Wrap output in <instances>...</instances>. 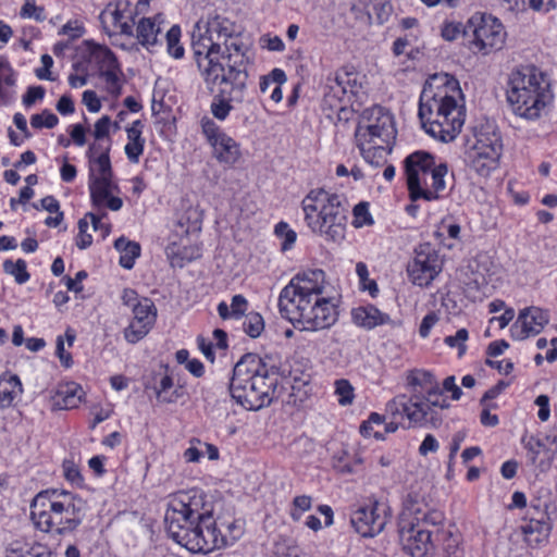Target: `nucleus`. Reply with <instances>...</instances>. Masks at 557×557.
<instances>
[{"label": "nucleus", "mask_w": 557, "mask_h": 557, "mask_svg": "<svg viewBox=\"0 0 557 557\" xmlns=\"http://www.w3.org/2000/svg\"><path fill=\"white\" fill-rule=\"evenodd\" d=\"M198 62V70L212 92L214 87H222L213 96L210 112L219 121H224L234 109V103H243L247 91L248 58L243 42L235 36L222 44V52Z\"/></svg>", "instance_id": "obj_1"}, {"label": "nucleus", "mask_w": 557, "mask_h": 557, "mask_svg": "<svg viewBox=\"0 0 557 557\" xmlns=\"http://www.w3.org/2000/svg\"><path fill=\"white\" fill-rule=\"evenodd\" d=\"M324 283L325 273L320 269L309 270L293 277L278 297L282 317L294 325L301 324L307 331L332 326L338 313L331 299L323 296Z\"/></svg>", "instance_id": "obj_2"}, {"label": "nucleus", "mask_w": 557, "mask_h": 557, "mask_svg": "<svg viewBox=\"0 0 557 557\" xmlns=\"http://www.w3.org/2000/svg\"><path fill=\"white\" fill-rule=\"evenodd\" d=\"M458 82L447 74L432 76L424 85L419 101V117L424 131L443 141H453L465 123L462 107L450 92H457Z\"/></svg>", "instance_id": "obj_3"}, {"label": "nucleus", "mask_w": 557, "mask_h": 557, "mask_svg": "<svg viewBox=\"0 0 557 557\" xmlns=\"http://www.w3.org/2000/svg\"><path fill=\"white\" fill-rule=\"evenodd\" d=\"M276 387L275 371L258 355L246 354L234 366L230 393L243 408L258 411L270 406Z\"/></svg>", "instance_id": "obj_4"}, {"label": "nucleus", "mask_w": 557, "mask_h": 557, "mask_svg": "<svg viewBox=\"0 0 557 557\" xmlns=\"http://www.w3.org/2000/svg\"><path fill=\"white\" fill-rule=\"evenodd\" d=\"M86 502L64 490L39 492L30 504V519L42 532L59 535L77 529L85 516Z\"/></svg>", "instance_id": "obj_5"}, {"label": "nucleus", "mask_w": 557, "mask_h": 557, "mask_svg": "<svg viewBox=\"0 0 557 557\" xmlns=\"http://www.w3.org/2000/svg\"><path fill=\"white\" fill-rule=\"evenodd\" d=\"M506 97L515 114L536 120L553 100L549 78L534 65L519 66L509 74Z\"/></svg>", "instance_id": "obj_6"}, {"label": "nucleus", "mask_w": 557, "mask_h": 557, "mask_svg": "<svg viewBox=\"0 0 557 557\" xmlns=\"http://www.w3.org/2000/svg\"><path fill=\"white\" fill-rule=\"evenodd\" d=\"M302 210L314 234L335 243L345 238L347 208L341 196L322 188L311 190L302 200Z\"/></svg>", "instance_id": "obj_7"}, {"label": "nucleus", "mask_w": 557, "mask_h": 557, "mask_svg": "<svg viewBox=\"0 0 557 557\" xmlns=\"http://www.w3.org/2000/svg\"><path fill=\"white\" fill-rule=\"evenodd\" d=\"M409 197L412 201H433L446 190L447 164L436 162L435 157L423 150L414 151L404 161Z\"/></svg>", "instance_id": "obj_8"}, {"label": "nucleus", "mask_w": 557, "mask_h": 557, "mask_svg": "<svg viewBox=\"0 0 557 557\" xmlns=\"http://www.w3.org/2000/svg\"><path fill=\"white\" fill-rule=\"evenodd\" d=\"M450 404L443 395L429 396L425 393L398 395L386 404V412L393 418H407L412 426L431 425L437 429L442 425L443 410Z\"/></svg>", "instance_id": "obj_9"}, {"label": "nucleus", "mask_w": 557, "mask_h": 557, "mask_svg": "<svg viewBox=\"0 0 557 557\" xmlns=\"http://www.w3.org/2000/svg\"><path fill=\"white\" fill-rule=\"evenodd\" d=\"M236 34L235 23L225 16L214 14L200 18L191 34V49L196 63L222 52V44L227 42Z\"/></svg>", "instance_id": "obj_10"}, {"label": "nucleus", "mask_w": 557, "mask_h": 557, "mask_svg": "<svg viewBox=\"0 0 557 557\" xmlns=\"http://www.w3.org/2000/svg\"><path fill=\"white\" fill-rule=\"evenodd\" d=\"M503 152L500 134L493 124L474 128V143L467 152L470 168L481 176H487L497 168Z\"/></svg>", "instance_id": "obj_11"}, {"label": "nucleus", "mask_w": 557, "mask_h": 557, "mask_svg": "<svg viewBox=\"0 0 557 557\" xmlns=\"http://www.w3.org/2000/svg\"><path fill=\"white\" fill-rule=\"evenodd\" d=\"M207 517H213L212 510L205 503L200 492L178 493L169 504L164 522L168 533L181 531L182 528L201 522Z\"/></svg>", "instance_id": "obj_12"}, {"label": "nucleus", "mask_w": 557, "mask_h": 557, "mask_svg": "<svg viewBox=\"0 0 557 557\" xmlns=\"http://www.w3.org/2000/svg\"><path fill=\"white\" fill-rule=\"evenodd\" d=\"M177 544L193 553L208 554L227 544L225 536L215 525L213 517H207L201 522L182 528L181 531L168 533Z\"/></svg>", "instance_id": "obj_13"}, {"label": "nucleus", "mask_w": 557, "mask_h": 557, "mask_svg": "<svg viewBox=\"0 0 557 557\" xmlns=\"http://www.w3.org/2000/svg\"><path fill=\"white\" fill-rule=\"evenodd\" d=\"M412 510L403 511L398 522V532L404 550L412 557H434L436 539L433 540L434 531L429 528H421L411 519ZM443 530L436 529L435 533Z\"/></svg>", "instance_id": "obj_14"}, {"label": "nucleus", "mask_w": 557, "mask_h": 557, "mask_svg": "<svg viewBox=\"0 0 557 557\" xmlns=\"http://www.w3.org/2000/svg\"><path fill=\"white\" fill-rule=\"evenodd\" d=\"M200 126L207 143L212 148V157L220 164L232 168L242 159L240 145L212 119L203 116Z\"/></svg>", "instance_id": "obj_15"}, {"label": "nucleus", "mask_w": 557, "mask_h": 557, "mask_svg": "<svg viewBox=\"0 0 557 557\" xmlns=\"http://www.w3.org/2000/svg\"><path fill=\"white\" fill-rule=\"evenodd\" d=\"M443 260L437 250L429 243L420 244L407 265L408 277L412 284L426 287L442 272Z\"/></svg>", "instance_id": "obj_16"}, {"label": "nucleus", "mask_w": 557, "mask_h": 557, "mask_svg": "<svg viewBox=\"0 0 557 557\" xmlns=\"http://www.w3.org/2000/svg\"><path fill=\"white\" fill-rule=\"evenodd\" d=\"M469 32L473 35L472 45L485 54L502 49L505 44L506 32L496 18L481 17L478 22L472 17L463 29L465 34Z\"/></svg>", "instance_id": "obj_17"}, {"label": "nucleus", "mask_w": 557, "mask_h": 557, "mask_svg": "<svg viewBox=\"0 0 557 557\" xmlns=\"http://www.w3.org/2000/svg\"><path fill=\"white\" fill-rule=\"evenodd\" d=\"M389 516L386 504L372 500L369 506L360 507L352 512L350 523L361 536L373 537L384 530Z\"/></svg>", "instance_id": "obj_18"}, {"label": "nucleus", "mask_w": 557, "mask_h": 557, "mask_svg": "<svg viewBox=\"0 0 557 557\" xmlns=\"http://www.w3.org/2000/svg\"><path fill=\"white\" fill-rule=\"evenodd\" d=\"M89 61L99 69V75L104 78L108 91L119 96L122 90L120 76L122 70L115 54L107 46L88 42Z\"/></svg>", "instance_id": "obj_19"}, {"label": "nucleus", "mask_w": 557, "mask_h": 557, "mask_svg": "<svg viewBox=\"0 0 557 557\" xmlns=\"http://www.w3.org/2000/svg\"><path fill=\"white\" fill-rule=\"evenodd\" d=\"M547 323L548 314L546 311L537 307L524 308L511 325V336L517 341L525 339L530 335L539 334Z\"/></svg>", "instance_id": "obj_20"}, {"label": "nucleus", "mask_w": 557, "mask_h": 557, "mask_svg": "<svg viewBox=\"0 0 557 557\" xmlns=\"http://www.w3.org/2000/svg\"><path fill=\"white\" fill-rule=\"evenodd\" d=\"M117 186L106 177H94L90 174L89 178V190L92 206L97 209L108 208L112 211H117L123 206V200L120 197L112 195L114 190H117Z\"/></svg>", "instance_id": "obj_21"}, {"label": "nucleus", "mask_w": 557, "mask_h": 557, "mask_svg": "<svg viewBox=\"0 0 557 557\" xmlns=\"http://www.w3.org/2000/svg\"><path fill=\"white\" fill-rule=\"evenodd\" d=\"M351 318L355 324L367 330H372L384 324L395 325L387 313L380 311L372 305L360 306L352 309Z\"/></svg>", "instance_id": "obj_22"}, {"label": "nucleus", "mask_w": 557, "mask_h": 557, "mask_svg": "<svg viewBox=\"0 0 557 557\" xmlns=\"http://www.w3.org/2000/svg\"><path fill=\"white\" fill-rule=\"evenodd\" d=\"M83 394L82 387L75 382L59 384L51 398L52 407L60 410L76 408L82 401Z\"/></svg>", "instance_id": "obj_23"}, {"label": "nucleus", "mask_w": 557, "mask_h": 557, "mask_svg": "<svg viewBox=\"0 0 557 557\" xmlns=\"http://www.w3.org/2000/svg\"><path fill=\"white\" fill-rule=\"evenodd\" d=\"M349 81L344 75H335L333 78L329 77L325 86V92L323 97V108H329L332 111L343 110V102L345 96L348 94L345 84Z\"/></svg>", "instance_id": "obj_24"}, {"label": "nucleus", "mask_w": 557, "mask_h": 557, "mask_svg": "<svg viewBox=\"0 0 557 557\" xmlns=\"http://www.w3.org/2000/svg\"><path fill=\"white\" fill-rule=\"evenodd\" d=\"M530 515L531 517L528 523L522 527V532L528 545L537 547L547 542L550 533V524L545 517V511H543V517L540 519L535 518L533 513Z\"/></svg>", "instance_id": "obj_25"}, {"label": "nucleus", "mask_w": 557, "mask_h": 557, "mask_svg": "<svg viewBox=\"0 0 557 557\" xmlns=\"http://www.w3.org/2000/svg\"><path fill=\"white\" fill-rule=\"evenodd\" d=\"M407 383L412 388L411 394L425 393L429 396L443 394L436 377L426 370L411 371L407 377Z\"/></svg>", "instance_id": "obj_26"}, {"label": "nucleus", "mask_w": 557, "mask_h": 557, "mask_svg": "<svg viewBox=\"0 0 557 557\" xmlns=\"http://www.w3.org/2000/svg\"><path fill=\"white\" fill-rule=\"evenodd\" d=\"M368 124L376 125V128H381L385 136H388V134H396L393 116L380 106H374L363 110L357 126Z\"/></svg>", "instance_id": "obj_27"}, {"label": "nucleus", "mask_w": 557, "mask_h": 557, "mask_svg": "<svg viewBox=\"0 0 557 557\" xmlns=\"http://www.w3.org/2000/svg\"><path fill=\"white\" fill-rule=\"evenodd\" d=\"M396 138V134L383 135L381 128H376V125L368 124L363 126H357L355 131V139L357 146L367 145H393Z\"/></svg>", "instance_id": "obj_28"}, {"label": "nucleus", "mask_w": 557, "mask_h": 557, "mask_svg": "<svg viewBox=\"0 0 557 557\" xmlns=\"http://www.w3.org/2000/svg\"><path fill=\"white\" fill-rule=\"evenodd\" d=\"M22 392V383L17 375L9 374L0 376V408L10 407L15 397Z\"/></svg>", "instance_id": "obj_29"}, {"label": "nucleus", "mask_w": 557, "mask_h": 557, "mask_svg": "<svg viewBox=\"0 0 557 557\" xmlns=\"http://www.w3.org/2000/svg\"><path fill=\"white\" fill-rule=\"evenodd\" d=\"M165 373L159 374L160 380L156 381L154 391L159 401L171 404L178 399V389L174 388L173 377L168 373V367H164ZM157 380V376L154 377Z\"/></svg>", "instance_id": "obj_30"}, {"label": "nucleus", "mask_w": 557, "mask_h": 557, "mask_svg": "<svg viewBox=\"0 0 557 557\" xmlns=\"http://www.w3.org/2000/svg\"><path fill=\"white\" fill-rule=\"evenodd\" d=\"M132 311L134 314L133 320L138 324L152 329L157 320V307L150 298H140L139 302L132 308Z\"/></svg>", "instance_id": "obj_31"}, {"label": "nucleus", "mask_w": 557, "mask_h": 557, "mask_svg": "<svg viewBox=\"0 0 557 557\" xmlns=\"http://www.w3.org/2000/svg\"><path fill=\"white\" fill-rule=\"evenodd\" d=\"M7 557H53L48 546L40 543H14Z\"/></svg>", "instance_id": "obj_32"}, {"label": "nucleus", "mask_w": 557, "mask_h": 557, "mask_svg": "<svg viewBox=\"0 0 557 557\" xmlns=\"http://www.w3.org/2000/svg\"><path fill=\"white\" fill-rule=\"evenodd\" d=\"M393 145H367L357 146L363 159L371 165L380 168L386 162V156L392 151Z\"/></svg>", "instance_id": "obj_33"}, {"label": "nucleus", "mask_w": 557, "mask_h": 557, "mask_svg": "<svg viewBox=\"0 0 557 557\" xmlns=\"http://www.w3.org/2000/svg\"><path fill=\"white\" fill-rule=\"evenodd\" d=\"M137 38L143 46H153L161 29L150 17H143L137 25Z\"/></svg>", "instance_id": "obj_34"}, {"label": "nucleus", "mask_w": 557, "mask_h": 557, "mask_svg": "<svg viewBox=\"0 0 557 557\" xmlns=\"http://www.w3.org/2000/svg\"><path fill=\"white\" fill-rule=\"evenodd\" d=\"M436 540L443 542V557H463L460 539L450 531H437Z\"/></svg>", "instance_id": "obj_35"}, {"label": "nucleus", "mask_w": 557, "mask_h": 557, "mask_svg": "<svg viewBox=\"0 0 557 557\" xmlns=\"http://www.w3.org/2000/svg\"><path fill=\"white\" fill-rule=\"evenodd\" d=\"M126 133L128 143L125 146V153L131 162L137 163L144 152L145 139L138 131H126Z\"/></svg>", "instance_id": "obj_36"}, {"label": "nucleus", "mask_w": 557, "mask_h": 557, "mask_svg": "<svg viewBox=\"0 0 557 557\" xmlns=\"http://www.w3.org/2000/svg\"><path fill=\"white\" fill-rule=\"evenodd\" d=\"M110 145L106 147V149L101 150V153L95 158V160L89 161L91 164L90 171L91 173L96 170L98 175H94V177H106L108 180H112L113 172L111 168L110 157Z\"/></svg>", "instance_id": "obj_37"}, {"label": "nucleus", "mask_w": 557, "mask_h": 557, "mask_svg": "<svg viewBox=\"0 0 557 557\" xmlns=\"http://www.w3.org/2000/svg\"><path fill=\"white\" fill-rule=\"evenodd\" d=\"M3 271L7 274L14 276V280L17 284H24L30 277L27 271L26 261L23 259H17L15 262L12 260H5L3 262Z\"/></svg>", "instance_id": "obj_38"}, {"label": "nucleus", "mask_w": 557, "mask_h": 557, "mask_svg": "<svg viewBox=\"0 0 557 557\" xmlns=\"http://www.w3.org/2000/svg\"><path fill=\"white\" fill-rule=\"evenodd\" d=\"M393 12V7L387 0H370L368 4V15L372 18L375 15V20L379 24H383L388 21Z\"/></svg>", "instance_id": "obj_39"}, {"label": "nucleus", "mask_w": 557, "mask_h": 557, "mask_svg": "<svg viewBox=\"0 0 557 557\" xmlns=\"http://www.w3.org/2000/svg\"><path fill=\"white\" fill-rule=\"evenodd\" d=\"M166 49L170 55L175 59L184 57V47L181 45V28L178 25H173L165 35Z\"/></svg>", "instance_id": "obj_40"}, {"label": "nucleus", "mask_w": 557, "mask_h": 557, "mask_svg": "<svg viewBox=\"0 0 557 557\" xmlns=\"http://www.w3.org/2000/svg\"><path fill=\"white\" fill-rule=\"evenodd\" d=\"M243 329L245 333L252 338L260 336L264 330V321L262 315L258 312L247 313L243 322Z\"/></svg>", "instance_id": "obj_41"}, {"label": "nucleus", "mask_w": 557, "mask_h": 557, "mask_svg": "<svg viewBox=\"0 0 557 557\" xmlns=\"http://www.w3.org/2000/svg\"><path fill=\"white\" fill-rule=\"evenodd\" d=\"M100 22L102 25V28L104 32L112 36L113 32L111 30L110 26L112 25L114 28L117 27V25L123 22V13L119 9L110 10L106 9L100 13Z\"/></svg>", "instance_id": "obj_42"}, {"label": "nucleus", "mask_w": 557, "mask_h": 557, "mask_svg": "<svg viewBox=\"0 0 557 557\" xmlns=\"http://www.w3.org/2000/svg\"><path fill=\"white\" fill-rule=\"evenodd\" d=\"M150 327L138 324L135 320H133L123 332L124 338L131 344H136L141 341L150 332Z\"/></svg>", "instance_id": "obj_43"}, {"label": "nucleus", "mask_w": 557, "mask_h": 557, "mask_svg": "<svg viewBox=\"0 0 557 557\" xmlns=\"http://www.w3.org/2000/svg\"><path fill=\"white\" fill-rule=\"evenodd\" d=\"M335 394L338 396V403L342 406L350 405L354 400V387L345 379L335 381Z\"/></svg>", "instance_id": "obj_44"}, {"label": "nucleus", "mask_w": 557, "mask_h": 557, "mask_svg": "<svg viewBox=\"0 0 557 557\" xmlns=\"http://www.w3.org/2000/svg\"><path fill=\"white\" fill-rule=\"evenodd\" d=\"M58 123V116L49 110H44L41 113L34 114L30 117V125L34 128H53Z\"/></svg>", "instance_id": "obj_45"}, {"label": "nucleus", "mask_w": 557, "mask_h": 557, "mask_svg": "<svg viewBox=\"0 0 557 557\" xmlns=\"http://www.w3.org/2000/svg\"><path fill=\"white\" fill-rule=\"evenodd\" d=\"M287 81L286 74L281 69L272 70L268 75L262 76L260 79L261 92L270 91L275 83H285Z\"/></svg>", "instance_id": "obj_46"}, {"label": "nucleus", "mask_w": 557, "mask_h": 557, "mask_svg": "<svg viewBox=\"0 0 557 557\" xmlns=\"http://www.w3.org/2000/svg\"><path fill=\"white\" fill-rule=\"evenodd\" d=\"M140 255V246L138 243L129 242L120 257V264L124 269H132L135 263V259Z\"/></svg>", "instance_id": "obj_47"}, {"label": "nucleus", "mask_w": 557, "mask_h": 557, "mask_svg": "<svg viewBox=\"0 0 557 557\" xmlns=\"http://www.w3.org/2000/svg\"><path fill=\"white\" fill-rule=\"evenodd\" d=\"M354 221L352 224L356 227H361L363 225L373 224V219L369 212V206L367 202H359L355 206L354 210Z\"/></svg>", "instance_id": "obj_48"}, {"label": "nucleus", "mask_w": 557, "mask_h": 557, "mask_svg": "<svg viewBox=\"0 0 557 557\" xmlns=\"http://www.w3.org/2000/svg\"><path fill=\"white\" fill-rule=\"evenodd\" d=\"M312 498L308 495H299L293 499V508L290 510V518L294 521H299L302 512L310 510Z\"/></svg>", "instance_id": "obj_49"}, {"label": "nucleus", "mask_w": 557, "mask_h": 557, "mask_svg": "<svg viewBox=\"0 0 557 557\" xmlns=\"http://www.w3.org/2000/svg\"><path fill=\"white\" fill-rule=\"evenodd\" d=\"M275 234L278 237L284 238L282 243V250H288L296 242V232L288 227V224L285 222H280L275 225Z\"/></svg>", "instance_id": "obj_50"}, {"label": "nucleus", "mask_w": 557, "mask_h": 557, "mask_svg": "<svg viewBox=\"0 0 557 557\" xmlns=\"http://www.w3.org/2000/svg\"><path fill=\"white\" fill-rule=\"evenodd\" d=\"M468 336V331L466 329H460L454 336H446L444 342L449 347H458V355L461 357L467 349L466 342Z\"/></svg>", "instance_id": "obj_51"}, {"label": "nucleus", "mask_w": 557, "mask_h": 557, "mask_svg": "<svg viewBox=\"0 0 557 557\" xmlns=\"http://www.w3.org/2000/svg\"><path fill=\"white\" fill-rule=\"evenodd\" d=\"M88 226L89 223L86 221V218H83L78 221V235L76 238V246L79 249H86L92 244V236L91 234L87 233Z\"/></svg>", "instance_id": "obj_52"}, {"label": "nucleus", "mask_w": 557, "mask_h": 557, "mask_svg": "<svg viewBox=\"0 0 557 557\" xmlns=\"http://www.w3.org/2000/svg\"><path fill=\"white\" fill-rule=\"evenodd\" d=\"M22 17H33L36 21L45 20V9L42 7H37L34 0H25L24 5L21 9Z\"/></svg>", "instance_id": "obj_53"}, {"label": "nucleus", "mask_w": 557, "mask_h": 557, "mask_svg": "<svg viewBox=\"0 0 557 557\" xmlns=\"http://www.w3.org/2000/svg\"><path fill=\"white\" fill-rule=\"evenodd\" d=\"M416 520H417V522L420 523L421 528H428L429 525L436 528L437 525L443 523L444 516L441 511L431 510V511L423 513V516L421 518L416 517Z\"/></svg>", "instance_id": "obj_54"}, {"label": "nucleus", "mask_w": 557, "mask_h": 557, "mask_svg": "<svg viewBox=\"0 0 557 557\" xmlns=\"http://www.w3.org/2000/svg\"><path fill=\"white\" fill-rule=\"evenodd\" d=\"M15 84L14 72L4 58H0V94L2 86H13Z\"/></svg>", "instance_id": "obj_55"}, {"label": "nucleus", "mask_w": 557, "mask_h": 557, "mask_svg": "<svg viewBox=\"0 0 557 557\" xmlns=\"http://www.w3.org/2000/svg\"><path fill=\"white\" fill-rule=\"evenodd\" d=\"M112 125L111 119L108 115L100 117L95 123L94 136L97 140L103 139L109 136L110 126Z\"/></svg>", "instance_id": "obj_56"}, {"label": "nucleus", "mask_w": 557, "mask_h": 557, "mask_svg": "<svg viewBox=\"0 0 557 557\" xmlns=\"http://www.w3.org/2000/svg\"><path fill=\"white\" fill-rule=\"evenodd\" d=\"M248 308V301L243 295L232 297L231 311L234 319L243 317Z\"/></svg>", "instance_id": "obj_57"}, {"label": "nucleus", "mask_w": 557, "mask_h": 557, "mask_svg": "<svg viewBox=\"0 0 557 557\" xmlns=\"http://www.w3.org/2000/svg\"><path fill=\"white\" fill-rule=\"evenodd\" d=\"M45 88L41 86L28 87L23 96V103L26 107H32L37 100H41L45 96Z\"/></svg>", "instance_id": "obj_58"}, {"label": "nucleus", "mask_w": 557, "mask_h": 557, "mask_svg": "<svg viewBox=\"0 0 557 557\" xmlns=\"http://www.w3.org/2000/svg\"><path fill=\"white\" fill-rule=\"evenodd\" d=\"M484 408L480 416V421L484 426H496L499 422L498 417L496 414L491 413V409L497 408L496 404H487L483 405Z\"/></svg>", "instance_id": "obj_59"}, {"label": "nucleus", "mask_w": 557, "mask_h": 557, "mask_svg": "<svg viewBox=\"0 0 557 557\" xmlns=\"http://www.w3.org/2000/svg\"><path fill=\"white\" fill-rule=\"evenodd\" d=\"M348 455L343 453L341 456L334 457L333 467L338 473L348 474L355 471L354 466L347 460Z\"/></svg>", "instance_id": "obj_60"}, {"label": "nucleus", "mask_w": 557, "mask_h": 557, "mask_svg": "<svg viewBox=\"0 0 557 557\" xmlns=\"http://www.w3.org/2000/svg\"><path fill=\"white\" fill-rule=\"evenodd\" d=\"M85 28L77 21H70L62 26L60 34L67 35L72 39H76L83 36Z\"/></svg>", "instance_id": "obj_61"}, {"label": "nucleus", "mask_w": 557, "mask_h": 557, "mask_svg": "<svg viewBox=\"0 0 557 557\" xmlns=\"http://www.w3.org/2000/svg\"><path fill=\"white\" fill-rule=\"evenodd\" d=\"M438 317L435 312H429L423 319L419 327L421 337L429 336L431 329L437 323Z\"/></svg>", "instance_id": "obj_62"}, {"label": "nucleus", "mask_w": 557, "mask_h": 557, "mask_svg": "<svg viewBox=\"0 0 557 557\" xmlns=\"http://www.w3.org/2000/svg\"><path fill=\"white\" fill-rule=\"evenodd\" d=\"M83 103L90 112H98L101 109V102L94 90L84 91Z\"/></svg>", "instance_id": "obj_63"}, {"label": "nucleus", "mask_w": 557, "mask_h": 557, "mask_svg": "<svg viewBox=\"0 0 557 557\" xmlns=\"http://www.w3.org/2000/svg\"><path fill=\"white\" fill-rule=\"evenodd\" d=\"M438 449V442L432 434H428L419 447V454L426 456L429 453H435Z\"/></svg>", "instance_id": "obj_64"}]
</instances>
